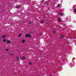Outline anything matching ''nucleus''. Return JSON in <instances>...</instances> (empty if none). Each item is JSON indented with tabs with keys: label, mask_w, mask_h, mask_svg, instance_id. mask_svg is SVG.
Listing matches in <instances>:
<instances>
[{
	"label": "nucleus",
	"mask_w": 76,
	"mask_h": 76,
	"mask_svg": "<svg viewBox=\"0 0 76 76\" xmlns=\"http://www.w3.org/2000/svg\"><path fill=\"white\" fill-rule=\"evenodd\" d=\"M58 22H60V18H58Z\"/></svg>",
	"instance_id": "nucleus-8"
},
{
	"label": "nucleus",
	"mask_w": 76,
	"mask_h": 76,
	"mask_svg": "<svg viewBox=\"0 0 76 76\" xmlns=\"http://www.w3.org/2000/svg\"><path fill=\"white\" fill-rule=\"evenodd\" d=\"M5 50H6V51H8L9 50L7 49H6Z\"/></svg>",
	"instance_id": "nucleus-14"
},
{
	"label": "nucleus",
	"mask_w": 76,
	"mask_h": 76,
	"mask_svg": "<svg viewBox=\"0 0 76 76\" xmlns=\"http://www.w3.org/2000/svg\"><path fill=\"white\" fill-rule=\"evenodd\" d=\"M23 43H24L25 42V40L24 39L22 40V41Z\"/></svg>",
	"instance_id": "nucleus-6"
},
{
	"label": "nucleus",
	"mask_w": 76,
	"mask_h": 76,
	"mask_svg": "<svg viewBox=\"0 0 76 76\" xmlns=\"http://www.w3.org/2000/svg\"><path fill=\"white\" fill-rule=\"evenodd\" d=\"M7 43L8 44H9V43H10V41H9V40H7Z\"/></svg>",
	"instance_id": "nucleus-9"
},
{
	"label": "nucleus",
	"mask_w": 76,
	"mask_h": 76,
	"mask_svg": "<svg viewBox=\"0 0 76 76\" xmlns=\"http://www.w3.org/2000/svg\"><path fill=\"white\" fill-rule=\"evenodd\" d=\"M29 24L31 23V22H29Z\"/></svg>",
	"instance_id": "nucleus-21"
},
{
	"label": "nucleus",
	"mask_w": 76,
	"mask_h": 76,
	"mask_svg": "<svg viewBox=\"0 0 76 76\" xmlns=\"http://www.w3.org/2000/svg\"><path fill=\"white\" fill-rule=\"evenodd\" d=\"M53 33H56V31H53Z\"/></svg>",
	"instance_id": "nucleus-19"
},
{
	"label": "nucleus",
	"mask_w": 76,
	"mask_h": 76,
	"mask_svg": "<svg viewBox=\"0 0 76 76\" xmlns=\"http://www.w3.org/2000/svg\"><path fill=\"white\" fill-rule=\"evenodd\" d=\"M60 6V4H59L57 5V7H59Z\"/></svg>",
	"instance_id": "nucleus-13"
},
{
	"label": "nucleus",
	"mask_w": 76,
	"mask_h": 76,
	"mask_svg": "<svg viewBox=\"0 0 76 76\" xmlns=\"http://www.w3.org/2000/svg\"><path fill=\"white\" fill-rule=\"evenodd\" d=\"M43 23V21H41V22H40V23Z\"/></svg>",
	"instance_id": "nucleus-18"
},
{
	"label": "nucleus",
	"mask_w": 76,
	"mask_h": 76,
	"mask_svg": "<svg viewBox=\"0 0 76 76\" xmlns=\"http://www.w3.org/2000/svg\"><path fill=\"white\" fill-rule=\"evenodd\" d=\"M6 35H3V36L1 38H5V37H6Z\"/></svg>",
	"instance_id": "nucleus-7"
},
{
	"label": "nucleus",
	"mask_w": 76,
	"mask_h": 76,
	"mask_svg": "<svg viewBox=\"0 0 76 76\" xmlns=\"http://www.w3.org/2000/svg\"><path fill=\"white\" fill-rule=\"evenodd\" d=\"M16 58H17V61H18V60H19V58H18V57H17Z\"/></svg>",
	"instance_id": "nucleus-12"
},
{
	"label": "nucleus",
	"mask_w": 76,
	"mask_h": 76,
	"mask_svg": "<svg viewBox=\"0 0 76 76\" xmlns=\"http://www.w3.org/2000/svg\"><path fill=\"white\" fill-rule=\"evenodd\" d=\"M21 35H22V34H19L18 35V37H20V36H21Z\"/></svg>",
	"instance_id": "nucleus-11"
},
{
	"label": "nucleus",
	"mask_w": 76,
	"mask_h": 76,
	"mask_svg": "<svg viewBox=\"0 0 76 76\" xmlns=\"http://www.w3.org/2000/svg\"><path fill=\"white\" fill-rule=\"evenodd\" d=\"M4 40H3L2 41L3 42H6V39H5V38H4Z\"/></svg>",
	"instance_id": "nucleus-5"
},
{
	"label": "nucleus",
	"mask_w": 76,
	"mask_h": 76,
	"mask_svg": "<svg viewBox=\"0 0 76 76\" xmlns=\"http://www.w3.org/2000/svg\"><path fill=\"white\" fill-rule=\"evenodd\" d=\"M42 2H44V0H42Z\"/></svg>",
	"instance_id": "nucleus-20"
},
{
	"label": "nucleus",
	"mask_w": 76,
	"mask_h": 76,
	"mask_svg": "<svg viewBox=\"0 0 76 76\" xmlns=\"http://www.w3.org/2000/svg\"><path fill=\"white\" fill-rule=\"evenodd\" d=\"M64 15V14L63 13H60L59 14V16H63V15Z\"/></svg>",
	"instance_id": "nucleus-4"
},
{
	"label": "nucleus",
	"mask_w": 76,
	"mask_h": 76,
	"mask_svg": "<svg viewBox=\"0 0 76 76\" xmlns=\"http://www.w3.org/2000/svg\"><path fill=\"white\" fill-rule=\"evenodd\" d=\"M10 55H11V56H13V55H14V54H12V53H11V54H10Z\"/></svg>",
	"instance_id": "nucleus-15"
},
{
	"label": "nucleus",
	"mask_w": 76,
	"mask_h": 76,
	"mask_svg": "<svg viewBox=\"0 0 76 76\" xmlns=\"http://www.w3.org/2000/svg\"><path fill=\"white\" fill-rule=\"evenodd\" d=\"M20 6V5L19 6L16 7V8H19Z\"/></svg>",
	"instance_id": "nucleus-10"
},
{
	"label": "nucleus",
	"mask_w": 76,
	"mask_h": 76,
	"mask_svg": "<svg viewBox=\"0 0 76 76\" xmlns=\"http://www.w3.org/2000/svg\"><path fill=\"white\" fill-rule=\"evenodd\" d=\"M60 38L61 39H63V38H64V37L63 36V35H61L60 37Z\"/></svg>",
	"instance_id": "nucleus-3"
},
{
	"label": "nucleus",
	"mask_w": 76,
	"mask_h": 76,
	"mask_svg": "<svg viewBox=\"0 0 76 76\" xmlns=\"http://www.w3.org/2000/svg\"><path fill=\"white\" fill-rule=\"evenodd\" d=\"M20 59H22L23 60H25L26 59V58H25L24 56H23L22 57L20 58Z\"/></svg>",
	"instance_id": "nucleus-2"
},
{
	"label": "nucleus",
	"mask_w": 76,
	"mask_h": 76,
	"mask_svg": "<svg viewBox=\"0 0 76 76\" xmlns=\"http://www.w3.org/2000/svg\"><path fill=\"white\" fill-rule=\"evenodd\" d=\"M26 38H27V37H29V38H31V36L30 34H27L26 35Z\"/></svg>",
	"instance_id": "nucleus-1"
},
{
	"label": "nucleus",
	"mask_w": 76,
	"mask_h": 76,
	"mask_svg": "<svg viewBox=\"0 0 76 76\" xmlns=\"http://www.w3.org/2000/svg\"><path fill=\"white\" fill-rule=\"evenodd\" d=\"M74 11L75 12H76V9H75L74 10Z\"/></svg>",
	"instance_id": "nucleus-17"
},
{
	"label": "nucleus",
	"mask_w": 76,
	"mask_h": 76,
	"mask_svg": "<svg viewBox=\"0 0 76 76\" xmlns=\"http://www.w3.org/2000/svg\"><path fill=\"white\" fill-rule=\"evenodd\" d=\"M28 64H32V63L31 62H29Z\"/></svg>",
	"instance_id": "nucleus-16"
}]
</instances>
